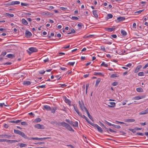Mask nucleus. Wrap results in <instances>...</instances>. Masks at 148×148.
<instances>
[{
  "mask_svg": "<svg viewBox=\"0 0 148 148\" xmlns=\"http://www.w3.org/2000/svg\"><path fill=\"white\" fill-rule=\"evenodd\" d=\"M148 113V108L146 110L141 111L140 113V114H144Z\"/></svg>",
  "mask_w": 148,
  "mask_h": 148,
  "instance_id": "nucleus-7",
  "label": "nucleus"
},
{
  "mask_svg": "<svg viewBox=\"0 0 148 148\" xmlns=\"http://www.w3.org/2000/svg\"><path fill=\"white\" fill-rule=\"evenodd\" d=\"M3 126L5 128H7L8 127V124H4Z\"/></svg>",
  "mask_w": 148,
  "mask_h": 148,
  "instance_id": "nucleus-62",
  "label": "nucleus"
},
{
  "mask_svg": "<svg viewBox=\"0 0 148 148\" xmlns=\"http://www.w3.org/2000/svg\"><path fill=\"white\" fill-rule=\"evenodd\" d=\"M98 131L101 132H103V130L100 127L97 129Z\"/></svg>",
  "mask_w": 148,
  "mask_h": 148,
  "instance_id": "nucleus-51",
  "label": "nucleus"
},
{
  "mask_svg": "<svg viewBox=\"0 0 148 148\" xmlns=\"http://www.w3.org/2000/svg\"><path fill=\"white\" fill-rule=\"evenodd\" d=\"M109 130L111 132H115V133H116V131L113 130L110 128L109 129Z\"/></svg>",
  "mask_w": 148,
  "mask_h": 148,
  "instance_id": "nucleus-63",
  "label": "nucleus"
},
{
  "mask_svg": "<svg viewBox=\"0 0 148 148\" xmlns=\"http://www.w3.org/2000/svg\"><path fill=\"white\" fill-rule=\"evenodd\" d=\"M6 142H9L10 143H12L17 142L18 141L16 140H7V141Z\"/></svg>",
  "mask_w": 148,
  "mask_h": 148,
  "instance_id": "nucleus-22",
  "label": "nucleus"
},
{
  "mask_svg": "<svg viewBox=\"0 0 148 148\" xmlns=\"http://www.w3.org/2000/svg\"><path fill=\"white\" fill-rule=\"evenodd\" d=\"M31 84V82L29 81H25L24 82L23 84L25 85H29Z\"/></svg>",
  "mask_w": 148,
  "mask_h": 148,
  "instance_id": "nucleus-19",
  "label": "nucleus"
},
{
  "mask_svg": "<svg viewBox=\"0 0 148 148\" xmlns=\"http://www.w3.org/2000/svg\"><path fill=\"white\" fill-rule=\"evenodd\" d=\"M76 112L78 114L79 116H80L81 117L82 116V114L79 112V111H78V112Z\"/></svg>",
  "mask_w": 148,
  "mask_h": 148,
  "instance_id": "nucleus-61",
  "label": "nucleus"
},
{
  "mask_svg": "<svg viewBox=\"0 0 148 148\" xmlns=\"http://www.w3.org/2000/svg\"><path fill=\"white\" fill-rule=\"evenodd\" d=\"M90 124L91 125H92V126L96 127L97 126V125H98L97 124H95L94 123H92L90 122Z\"/></svg>",
  "mask_w": 148,
  "mask_h": 148,
  "instance_id": "nucleus-44",
  "label": "nucleus"
},
{
  "mask_svg": "<svg viewBox=\"0 0 148 148\" xmlns=\"http://www.w3.org/2000/svg\"><path fill=\"white\" fill-rule=\"evenodd\" d=\"M83 26L82 24L81 23H80L77 24V26L79 27V28H81V27Z\"/></svg>",
  "mask_w": 148,
  "mask_h": 148,
  "instance_id": "nucleus-49",
  "label": "nucleus"
},
{
  "mask_svg": "<svg viewBox=\"0 0 148 148\" xmlns=\"http://www.w3.org/2000/svg\"><path fill=\"white\" fill-rule=\"evenodd\" d=\"M42 15H46V16L50 15H51L50 13L48 12H42Z\"/></svg>",
  "mask_w": 148,
  "mask_h": 148,
  "instance_id": "nucleus-15",
  "label": "nucleus"
},
{
  "mask_svg": "<svg viewBox=\"0 0 148 148\" xmlns=\"http://www.w3.org/2000/svg\"><path fill=\"white\" fill-rule=\"evenodd\" d=\"M142 66L141 65H138L134 71V73H137L139 71L140 69L141 68Z\"/></svg>",
  "mask_w": 148,
  "mask_h": 148,
  "instance_id": "nucleus-6",
  "label": "nucleus"
},
{
  "mask_svg": "<svg viewBox=\"0 0 148 148\" xmlns=\"http://www.w3.org/2000/svg\"><path fill=\"white\" fill-rule=\"evenodd\" d=\"M34 127L35 128L38 129H43L45 128V127L44 125L39 124H36Z\"/></svg>",
  "mask_w": 148,
  "mask_h": 148,
  "instance_id": "nucleus-4",
  "label": "nucleus"
},
{
  "mask_svg": "<svg viewBox=\"0 0 148 148\" xmlns=\"http://www.w3.org/2000/svg\"><path fill=\"white\" fill-rule=\"evenodd\" d=\"M145 97V96H137L135 97L134 98L136 100H138L143 98H144Z\"/></svg>",
  "mask_w": 148,
  "mask_h": 148,
  "instance_id": "nucleus-8",
  "label": "nucleus"
},
{
  "mask_svg": "<svg viewBox=\"0 0 148 148\" xmlns=\"http://www.w3.org/2000/svg\"><path fill=\"white\" fill-rule=\"evenodd\" d=\"M118 22H120L121 21H123L125 20V18L124 17H118L117 18Z\"/></svg>",
  "mask_w": 148,
  "mask_h": 148,
  "instance_id": "nucleus-23",
  "label": "nucleus"
},
{
  "mask_svg": "<svg viewBox=\"0 0 148 148\" xmlns=\"http://www.w3.org/2000/svg\"><path fill=\"white\" fill-rule=\"evenodd\" d=\"M89 86V84H86V94L87 93V90L88 89V88Z\"/></svg>",
  "mask_w": 148,
  "mask_h": 148,
  "instance_id": "nucleus-53",
  "label": "nucleus"
},
{
  "mask_svg": "<svg viewBox=\"0 0 148 148\" xmlns=\"http://www.w3.org/2000/svg\"><path fill=\"white\" fill-rule=\"evenodd\" d=\"M144 73L143 72H140L138 73V75L139 76H143L144 75Z\"/></svg>",
  "mask_w": 148,
  "mask_h": 148,
  "instance_id": "nucleus-38",
  "label": "nucleus"
},
{
  "mask_svg": "<svg viewBox=\"0 0 148 148\" xmlns=\"http://www.w3.org/2000/svg\"><path fill=\"white\" fill-rule=\"evenodd\" d=\"M108 16L110 18H112L113 16L111 14H108Z\"/></svg>",
  "mask_w": 148,
  "mask_h": 148,
  "instance_id": "nucleus-59",
  "label": "nucleus"
},
{
  "mask_svg": "<svg viewBox=\"0 0 148 148\" xmlns=\"http://www.w3.org/2000/svg\"><path fill=\"white\" fill-rule=\"evenodd\" d=\"M101 49L104 52H106V50L105 47L103 46H101Z\"/></svg>",
  "mask_w": 148,
  "mask_h": 148,
  "instance_id": "nucleus-52",
  "label": "nucleus"
},
{
  "mask_svg": "<svg viewBox=\"0 0 148 148\" xmlns=\"http://www.w3.org/2000/svg\"><path fill=\"white\" fill-rule=\"evenodd\" d=\"M81 117L82 118H83L85 119L86 120V121L89 124H90L91 122L90 121H89V119L86 116L84 115H82Z\"/></svg>",
  "mask_w": 148,
  "mask_h": 148,
  "instance_id": "nucleus-14",
  "label": "nucleus"
},
{
  "mask_svg": "<svg viewBox=\"0 0 148 148\" xmlns=\"http://www.w3.org/2000/svg\"><path fill=\"white\" fill-rule=\"evenodd\" d=\"M14 132L16 134H18L20 135L24 138H28L27 137V136H26L23 132L20 131L19 130L14 129Z\"/></svg>",
  "mask_w": 148,
  "mask_h": 148,
  "instance_id": "nucleus-1",
  "label": "nucleus"
},
{
  "mask_svg": "<svg viewBox=\"0 0 148 148\" xmlns=\"http://www.w3.org/2000/svg\"><path fill=\"white\" fill-rule=\"evenodd\" d=\"M100 81H101V79L99 78H98L97 80L96 81V84H95V86H97L98 84H99V83L100 82Z\"/></svg>",
  "mask_w": 148,
  "mask_h": 148,
  "instance_id": "nucleus-26",
  "label": "nucleus"
},
{
  "mask_svg": "<svg viewBox=\"0 0 148 148\" xmlns=\"http://www.w3.org/2000/svg\"><path fill=\"white\" fill-rule=\"evenodd\" d=\"M6 51H4L3 52H2L1 53V55H2L3 56H5L6 54Z\"/></svg>",
  "mask_w": 148,
  "mask_h": 148,
  "instance_id": "nucleus-60",
  "label": "nucleus"
},
{
  "mask_svg": "<svg viewBox=\"0 0 148 148\" xmlns=\"http://www.w3.org/2000/svg\"><path fill=\"white\" fill-rule=\"evenodd\" d=\"M129 130L130 131L132 132L133 133H135L136 132V131L135 129L134 130L133 129L130 128V129H129Z\"/></svg>",
  "mask_w": 148,
  "mask_h": 148,
  "instance_id": "nucleus-46",
  "label": "nucleus"
},
{
  "mask_svg": "<svg viewBox=\"0 0 148 148\" xmlns=\"http://www.w3.org/2000/svg\"><path fill=\"white\" fill-rule=\"evenodd\" d=\"M106 30L108 32H112L114 30V29L112 28H108L106 29Z\"/></svg>",
  "mask_w": 148,
  "mask_h": 148,
  "instance_id": "nucleus-28",
  "label": "nucleus"
},
{
  "mask_svg": "<svg viewBox=\"0 0 148 148\" xmlns=\"http://www.w3.org/2000/svg\"><path fill=\"white\" fill-rule=\"evenodd\" d=\"M101 66H104L105 67H108V64H105L104 62H103L101 64Z\"/></svg>",
  "mask_w": 148,
  "mask_h": 148,
  "instance_id": "nucleus-34",
  "label": "nucleus"
},
{
  "mask_svg": "<svg viewBox=\"0 0 148 148\" xmlns=\"http://www.w3.org/2000/svg\"><path fill=\"white\" fill-rule=\"evenodd\" d=\"M135 120L134 119H126L125 120V121L127 122H132L135 121Z\"/></svg>",
  "mask_w": 148,
  "mask_h": 148,
  "instance_id": "nucleus-10",
  "label": "nucleus"
},
{
  "mask_svg": "<svg viewBox=\"0 0 148 148\" xmlns=\"http://www.w3.org/2000/svg\"><path fill=\"white\" fill-rule=\"evenodd\" d=\"M118 84V82H115L112 83V85L114 86H116Z\"/></svg>",
  "mask_w": 148,
  "mask_h": 148,
  "instance_id": "nucleus-45",
  "label": "nucleus"
},
{
  "mask_svg": "<svg viewBox=\"0 0 148 148\" xmlns=\"http://www.w3.org/2000/svg\"><path fill=\"white\" fill-rule=\"evenodd\" d=\"M94 75H102V74L101 73H98L97 72H95L94 73Z\"/></svg>",
  "mask_w": 148,
  "mask_h": 148,
  "instance_id": "nucleus-37",
  "label": "nucleus"
},
{
  "mask_svg": "<svg viewBox=\"0 0 148 148\" xmlns=\"http://www.w3.org/2000/svg\"><path fill=\"white\" fill-rule=\"evenodd\" d=\"M7 140L6 139H0V142H3L7 141Z\"/></svg>",
  "mask_w": 148,
  "mask_h": 148,
  "instance_id": "nucleus-58",
  "label": "nucleus"
},
{
  "mask_svg": "<svg viewBox=\"0 0 148 148\" xmlns=\"http://www.w3.org/2000/svg\"><path fill=\"white\" fill-rule=\"evenodd\" d=\"M44 143V142H39V143H36L35 144H36L38 146L39 145H40L41 144Z\"/></svg>",
  "mask_w": 148,
  "mask_h": 148,
  "instance_id": "nucleus-57",
  "label": "nucleus"
},
{
  "mask_svg": "<svg viewBox=\"0 0 148 148\" xmlns=\"http://www.w3.org/2000/svg\"><path fill=\"white\" fill-rule=\"evenodd\" d=\"M148 67V63H147L143 68V69H145L146 68Z\"/></svg>",
  "mask_w": 148,
  "mask_h": 148,
  "instance_id": "nucleus-64",
  "label": "nucleus"
},
{
  "mask_svg": "<svg viewBox=\"0 0 148 148\" xmlns=\"http://www.w3.org/2000/svg\"><path fill=\"white\" fill-rule=\"evenodd\" d=\"M21 124L22 125H27V123L25 121H23L21 122Z\"/></svg>",
  "mask_w": 148,
  "mask_h": 148,
  "instance_id": "nucleus-41",
  "label": "nucleus"
},
{
  "mask_svg": "<svg viewBox=\"0 0 148 148\" xmlns=\"http://www.w3.org/2000/svg\"><path fill=\"white\" fill-rule=\"evenodd\" d=\"M74 108L75 110V111L77 112L78 111V110L77 108V107L76 106H75L74 105H73Z\"/></svg>",
  "mask_w": 148,
  "mask_h": 148,
  "instance_id": "nucleus-43",
  "label": "nucleus"
},
{
  "mask_svg": "<svg viewBox=\"0 0 148 148\" xmlns=\"http://www.w3.org/2000/svg\"><path fill=\"white\" fill-rule=\"evenodd\" d=\"M116 77V75L115 74H112L110 76V77L111 78H114Z\"/></svg>",
  "mask_w": 148,
  "mask_h": 148,
  "instance_id": "nucleus-54",
  "label": "nucleus"
},
{
  "mask_svg": "<svg viewBox=\"0 0 148 148\" xmlns=\"http://www.w3.org/2000/svg\"><path fill=\"white\" fill-rule=\"evenodd\" d=\"M110 104L112 105H108L109 107H114L115 105V103L114 102H110Z\"/></svg>",
  "mask_w": 148,
  "mask_h": 148,
  "instance_id": "nucleus-35",
  "label": "nucleus"
},
{
  "mask_svg": "<svg viewBox=\"0 0 148 148\" xmlns=\"http://www.w3.org/2000/svg\"><path fill=\"white\" fill-rule=\"evenodd\" d=\"M27 137L28 138H25V139H28V140H30V139H32V140H37V137H36V138H29L27 136Z\"/></svg>",
  "mask_w": 148,
  "mask_h": 148,
  "instance_id": "nucleus-40",
  "label": "nucleus"
},
{
  "mask_svg": "<svg viewBox=\"0 0 148 148\" xmlns=\"http://www.w3.org/2000/svg\"><path fill=\"white\" fill-rule=\"evenodd\" d=\"M25 34L26 36L27 37H29L32 35L31 33L28 31H26Z\"/></svg>",
  "mask_w": 148,
  "mask_h": 148,
  "instance_id": "nucleus-11",
  "label": "nucleus"
},
{
  "mask_svg": "<svg viewBox=\"0 0 148 148\" xmlns=\"http://www.w3.org/2000/svg\"><path fill=\"white\" fill-rule=\"evenodd\" d=\"M72 18L73 20H78V18L76 16H72Z\"/></svg>",
  "mask_w": 148,
  "mask_h": 148,
  "instance_id": "nucleus-56",
  "label": "nucleus"
},
{
  "mask_svg": "<svg viewBox=\"0 0 148 148\" xmlns=\"http://www.w3.org/2000/svg\"><path fill=\"white\" fill-rule=\"evenodd\" d=\"M112 126L117 129H119L121 128V127L120 126L118 125H116L114 124H113Z\"/></svg>",
  "mask_w": 148,
  "mask_h": 148,
  "instance_id": "nucleus-39",
  "label": "nucleus"
},
{
  "mask_svg": "<svg viewBox=\"0 0 148 148\" xmlns=\"http://www.w3.org/2000/svg\"><path fill=\"white\" fill-rule=\"evenodd\" d=\"M65 121L69 123L70 124L72 125V124H73V122L72 121H71L69 119H66L65 120Z\"/></svg>",
  "mask_w": 148,
  "mask_h": 148,
  "instance_id": "nucleus-32",
  "label": "nucleus"
},
{
  "mask_svg": "<svg viewBox=\"0 0 148 148\" xmlns=\"http://www.w3.org/2000/svg\"><path fill=\"white\" fill-rule=\"evenodd\" d=\"M105 121L106 123L109 126H112V125L113 124H112L111 123L108 122L107 121H106L105 120Z\"/></svg>",
  "mask_w": 148,
  "mask_h": 148,
  "instance_id": "nucleus-48",
  "label": "nucleus"
},
{
  "mask_svg": "<svg viewBox=\"0 0 148 148\" xmlns=\"http://www.w3.org/2000/svg\"><path fill=\"white\" fill-rule=\"evenodd\" d=\"M66 128L69 131H74V130L68 124V125H67L66 127Z\"/></svg>",
  "mask_w": 148,
  "mask_h": 148,
  "instance_id": "nucleus-21",
  "label": "nucleus"
},
{
  "mask_svg": "<svg viewBox=\"0 0 148 148\" xmlns=\"http://www.w3.org/2000/svg\"><path fill=\"white\" fill-rule=\"evenodd\" d=\"M41 121V120L40 118H38L36 119H35L34 120L33 122L34 123H38Z\"/></svg>",
  "mask_w": 148,
  "mask_h": 148,
  "instance_id": "nucleus-24",
  "label": "nucleus"
},
{
  "mask_svg": "<svg viewBox=\"0 0 148 148\" xmlns=\"http://www.w3.org/2000/svg\"><path fill=\"white\" fill-rule=\"evenodd\" d=\"M29 51L31 52L28 51H27V52L29 54H30L32 52H37L38 51L37 49L35 47H31L29 49Z\"/></svg>",
  "mask_w": 148,
  "mask_h": 148,
  "instance_id": "nucleus-3",
  "label": "nucleus"
},
{
  "mask_svg": "<svg viewBox=\"0 0 148 148\" xmlns=\"http://www.w3.org/2000/svg\"><path fill=\"white\" fill-rule=\"evenodd\" d=\"M121 34L124 36H125L126 35L127 33L126 32H125V31L123 30L122 29L121 30Z\"/></svg>",
  "mask_w": 148,
  "mask_h": 148,
  "instance_id": "nucleus-29",
  "label": "nucleus"
},
{
  "mask_svg": "<svg viewBox=\"0 0 148 148\" xmlns=\"http://www.w3.org/2000/svg\"><path fill=\"white\" fill-rule=\"evenodd\" d=\"M0 136H1L2 137V138H3V137H5L6 138H9L12 136V135L3 134L0 135Z\"/></svg>",
  "mask_w": 148,
  "mask_h": 148,
  "instance_id": "nucleus-9",
  "label": "nucleus"
},
{
  "mask_svg": "<svg viewBox=\"0 0 148 148\" xmlns=\"http://www.w3.org/2000/svg\"><path fill=\"white\" fill-rule=\"evenodd\" d=\"M69 30L71 31L70 32L67 33L68 34H71V33H74L75 32V30L74 29L72 28H69Z\"/></svg>",
  "mask_w": 148,
  "mask_h": 148,
  "instance_id": "nucleus-17",
  "label": "nucleus"
},
{
  "mask_svg": "<svg viewBox=\"0 0 148 148\" xmlns=\"http://www.w3.org/2000/svg\"><path fill=\"white\" fill-rule=\"evenodd\" d=\"M96 11V10H93L92 14L95 17L98 18V15L97 14Z\"/></svg>",
  "mask_w": 148,
  "mask_h": 148,
  "instance_id": "nucleus-16",
  "label": "nucleus"
},
{
  "mask_svg": "<svg viewBox=\"0 0 148 148\" xmlns=\"http://www.w3.org/2000/svg\"><path fill=\"white\" fill-rule=\"evenodd\" d=\"M19 144L20 145L19 146L21 147H25L27 146V145L25 144L21 143Z\"/></svg>",
  "mask_w": 148,
  "mask_h": 148,
  "instance_id": "nucleus-36",
  "label": "nucleus"
},
{
  "mask_svg": "<svg viewBox=\"0 0 148 148\" xmlns=\"http://www.w3.org/2000/svg\"><path fill=\"white\" fill-rule=\"evenodd\" d=\"M75 62H69L68 63V65H71V66H73L75 64Z\"/></svg>",
  "mask_w": 148,
  "mask_h": 148,
  "instance_id": "nucleus-47",
  "label": "nucleus"
},
{
  "mask_svg": "<svg viewBox=\"0 0 148 148\" xmlns=\"http://www.w3.org/2000/svg\"><path fill=\"white\" fill-rule=\"evenodd\" d=\"M72 125L73 127H76L78 126V123L77 122L75 121V122H73Z\"/></svg>",
  "mask_w": 148,
  "mask_h": 148,
  "instance_id": "nucleus-27",
  "label": "nucleus"
},
{
  "mask_svg": "<svg viewBox=\"0 0 148 148\" xmlns=\"http://www.w3.org/2000/svg\"><path fill=\"white\" fill-rule=\"evenodd\" d=\"M45 108L47 110H51V107L48 105H45L44 106Z\"/></svg>",
  "mask_w": 148,
  "mask_h": 148,
  "instance_id": "nucleus-13",
  "label": "nucleus"
},
{
  "mask_svg": "<svg viewBox=\"0 0 148 148\" xmlns=\"http://www.w3.org/2000/svg\"><path fill=\"white\" fill-rule=\"evenodd\" d=\"M22 24L24 25H27L28 24V23L23 18L22 19Z\"/></svg>",
  "mask_w": 148,
  "mask_h": 148,
  "instance_id": "nucleus-12",
  "label": "nucleus"
},
{
  "mask_svg": "<svg viewBox=\"0 0 148 148\" xmlns=\"http://www.w3.org/2000/svg\"><path fill=\"white\" fill-rule=\"evenodd\" d=\"M21 5L22 6H27L28 5H29V4H27V3H21Z\"/></svg>",
  "mask_w": 148,
  "mask_h": 148,
  "instance_id": "nucleus-50",
  "label": "nucleus"
},
{
  "mask_svg": "<svg viewBox=\"0 0 148 148\" xmlns=\"http://www.w3.org/2000/svg\"><path fill=\"white\" fill-rule=\"evenodd\" d=\"M79 104L81 109L83 111H86L85 108H86L85 106H84V104L82 101H79L78 102Z\"/></svg>",
  "mask_w": 148,
  "mask_h": 148,
  "instance_id": "nucleus-2",
  "label": "nucleus"
},
{
  "mask_svg": "<svg viewBox=\"0 0 148 148\" xmlns=\"http://www.w3.org/2000/svg\"><path fill=\"white\" fill-rule=\"evenodd\" d=\"M57 109L56 108V107L53 108L52 110H51V112L53 113H54L55 112L56 110Z\"/></svg>",
  "mask_w": 148,
  "mask_h": 148,
  "instance_id": "nucleus-42",
  "label": "nucleus"
},
{
  "mask_svg": "<svg viewBox=\"0 0 148 148\" xmlns=\"http://www.w3.org/2000/svg\"><path fill=\"white\" fill-rule=\"evenodd\" d=\"M14 57V55L13 54H8L6 56V57L10 58H11Z\"/></svg>",
  "mask_w": 148,
  "mask_h": 148,
  "instance_id": "nucleus-30",
  "label": "nucleus"
},
{
  "mask_svg": "<svg viewBox=\"0 0 148 148\" xmlns=\"http://www.w3.org/2000/svg\"><path fill=\"white\" fill-rule=\"evenodd\" d=\"M85 109H86L85 111H86V113L87 114L88 117H89V118L90 119H91L92 118V117L91 116L90 114V113H89L88 110L87 108H85Z\"/></svg>",
  "mask_w": 148,
  "mask_h": 148,
  "instance_id": "nucleus-18",
  "label": "nucleus"
},
{
  "mask_svg": "<svg viewBox=\"0 0 148 148\" xmlns=\"http://www.w3.org/2000/svg\"><path fill=\"white\" fill-rule=\"evenodd\" d=\"M65 98V102L66 103H68L69 105H70L71 103V101L69 100L66 97H65L64 98Z\"/></svg>",
  "mask_w": 148,
  "mask_h": 148,
  "instance_id": "nucleus-20",
  "label": "nucleus"
},
{
  "mask_svg": "<svg viewBox=\"0 0 148 148\" xmlns=\"http://www.w3.org/2000/svg\"><path fill=\"white\" fill-rule=\"evenodd\" d=\"M6 15L8 16L9 17H12L14 16V14H9L8 13H6Z\"/></svg>",
  "mask_w": 148,
  "mask_h": 148,
  "instance_id": "nucleus-33",
  "label": "nucleus"
},
{
  "mask_svg": "<svg viewBox=\"0 0 148 148\" xmlns=\"http://www.w3.org/2000/svg\"><path fill=\"white\" fill-rule=\"evenodd\" d=\"M136 91L139 92H143V89L141 88H138L136 89Z\"/></svg>",
  "mask_w": 148,
  "mask_h": 148,
  "instance_id": "nucleus-25",
  "label": "nucleus"
},
{
  "mask_svg": "<svg viewBox=\"0 0 148 148\" xmlns=\"http://www.w3.org/2000/svg\"><path fill=\"white\" fill-rule=\"evenodd\" d=\"M136 134L138 135H140V136H143L144 135V134L143 133H140V132H138Z\"/></svg>",
  "mask_w": 148,
  "mask_h": 148,
  "instance_id": "nucleus-55",
  "label": "nucleus"
},
{
  "mask_svg": "<svg viewBox=\"0 0 148 148\" xmlns=\"http://www.w3.org/2000/svg\"><path fill=\"white\" fill-rule=\"evenodd\" d=\"M58 125L60 126H63L64 127H66L67 125H68V124L64 121L61 123L60 122H59L58 123Z\"/></svg>",
  "mask_w": 148,
  "mask_h": 148,
  "instance_id": "nucleus-5",
  "label": "nucleus"
},
{
  "mask_svg": "<svg viewBox=\"0 0 148 148\" xmlns=\"http://www.w3.org/2000/svg\"><path fill=\"white\" fill-rule=\"evenodd\" d=\"M93 36H94V35H89L87 36H86V35H85L84 36L83 38H89L90 37H91Z\"/></svg>",
  "mask_w": 148,
  "mask_h": 148,
  "instance_id": "nucleus-31",
  "label": "nucleus"
}]
</instances>
